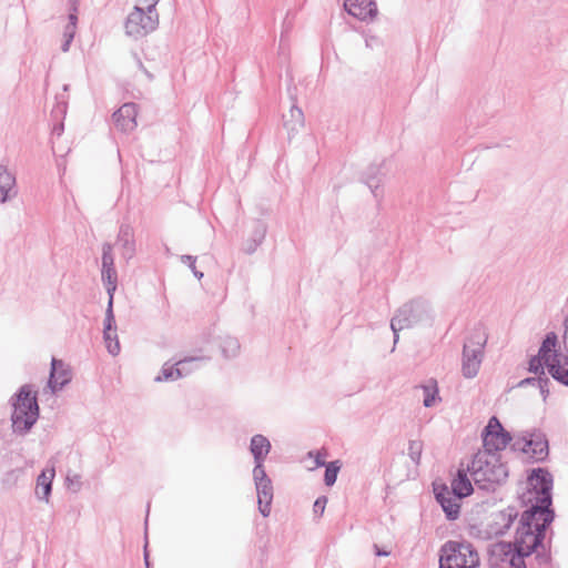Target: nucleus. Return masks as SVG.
I'll use <instances>...</instances> for the list:
<instances>
[{
    "instance_id": "nucleus-1",
    "label": "nucleus",
    "mask_w": 568,
    "mask_h": 568,
    "mask_svg": "<svg viewBox=\"0 0 568 568\" xmlns=\"http://www.w3.org/2000/svg\"><path fill=\"white\" fill-rule=\"evenodd\" d=\"M526 491L521 497L526 509L523 511L515 539L497 541L488 547L490 568H527L525 558L532 555V542L526 538L532 536V468H526Z\"/></svg>"
},
{
    "instance_id": "nucleus-2",
    "label": "nucleus",
    "mask_w": 568,
    "mask_h": 568,
    "mask_svg": "<svg viewBox=\"0 0 568 568\" xmlns=\"http://www.w3.org/2000/svg\"><path fill=\"white\" fill-rule=\"evenodd\" d=\"M475 485L486 493H495L508 478V468L500 454L478 450L467 466Z\"/></svg>"
},
{
    "instance_id": "nucleus-3",
    "label": "nucleus",
    "mask_w": 568,
    "mask_h": 568,
    "mask_svg": "<svg viewBox=\"0 0 568 568\" xmlns=\"http://www.w3.org/2000/svg\"><path fill=\"white\" fill-rule=\"evenodd\" d=\"M433 320L430 305L423 298H415L402 305L390 320L394 344L399 339V332Z\"/></svg>"
},
{
    "instance_id": "nucleus-4",
    "label": "nucleus",
    "mask_w": 568,
    "mask_h": 568,
    "mask_svg": "<svg viewBox=\"0 0 568 568\" xmlns=\"http://www.w3.org/2000/svg\"><path fill=\"white\" fill-rule=\"evenodd\" d=\"M555 518V510L539 509L535 513V561L542 568H554L550 544L555 532L550 527Z\"/></svg>"
},
{
    "instance_id": "nucleus-5",
    "label": "nucleus",
    "mask_w": 568,
    "mask_h": 568,
    "mask_svg": "<svg viewBox=\"0 0 568 568\" xmlns=\"http://www.w3.org/2000/svg\"><path fill=\"white\" fill-rule=\"evenodd\" d=\"M479 555L466 540H448L439 549V568H478Z\"/></svg>"
},
{
    "instance_id": "nucleus-6",
    "label": "nucleus",
    "mask_w": 568,
    "mask_h": 568,
    "mask_svg": "<svg viewBox=\"0 0 568 568\" xmlns=\"http://www.w3.org/2000/svg\"><path fill=\"white\" fill-rule=\"evenodd\" d=\"M483 450H489V454H499L513 440V435L508 432L497 416H491L481 434Z\"/></svg>"
},
{
    "instance_id": "nucleus-7",
    "label": "nucleus",
    "mask_w": 568,
    "mask_h": 568,
    "mask_svg": "<svg viewBox=\"0 0 568 568\" xmlns=\"http://www.w3.org/2000/svg\"><path fill=\"white\" fill-rule=\"evenodd\" d=\"M158 12L150 13L148 9L140 6L134 7L124 23L125 33L134 39H139L151 33L158 28Z\"/></svg>"
},
{
    "instance_id": "nucleus-8",
    "label": "nucleus",
    "mask_w": 568,
    "mask_h": 568,
    "mask_svg": "<svg viewBox=\"0 0 568 568\" xmlns=\"http://www.w3.org/2000/svg\"><path fill=\"white\" fill-rule=\"evenodd\" d=\"M554 475L547 467H535V508L555 510L554 508Z\"/></svg>"
},
{
    "instance_id": "nucleus-9",
    "label": "nucleus",
    "mask_w": 568,
    "mask_h": 568,
    "mask_svg": "<svg viewBox=\"0 0 568 568\" xmlns=\"http://www.w3.org/2000/svg\"><path fill=\"white\" fill-rule=\"evenodd\" d=\"M386 161L371 163L361 174V182L367 185L376 200L383 197V182L386 176Z\"/></svg>"
},
{
    "instance_id": "nucleus-10",
    "label": "nucleus",
    "mask_w": 568,
    "mask_h": 568,
    "mask_svg": "<svg viewBox=\"0 0 568 568\" xmlns=\"http://www.w3.org/2000/svg\"><path fill=\"white\" fill-rule=\"evenodd\" d=\"M11 407L20 408L21 410L32 412L40 414V406L38 400V390L32 384L22 385L9 399Z\"/></svg>"
},
{
    "instance_id": "nucleus-11",
    "label": "nucleus",
    "mask_w": 568,
    "mask_h": 568,
    "mask_svg": "<svg viewBox=\"0 0 568 568\" xmlns=\"http://www.w3.org/2000/svg\"><path fill=\"white\" fill-rule=\"evenodd\" d=\"M204 357L190 356L178 361L174 364L164 363L160 374L154 378L155 382H173L185 377L192 373V369H185V365L202 361Z\"/></svg>"
},
{
    "instance_id": "nucleus-12",
    "label": "nucleus",
    "mask_w": 568,
    "mask_h": 568,
    "mask_svg": "<svg viewBox=\"0 0 568 568\" xmlns=\"http://www.w3.org/2000/svg\"><path fill=\"white\" fill-rule=\"evenodd\" d=\"M138 109L139 105L134 102L123 103L112 114V120L114 122L115 128L124 133L132 132L138 125Z\"/></svg>"
},
{
    "instance_id": "nucleus-13",
    "label": "nucleus",
    "mask_w": 568,
    "mask_h": 568,
    "mask_svg": "<svg viewBox=\"0 0 568 568\" xmlns=\"http://www.w3.org/2000/svg\"><path fill=\"white\" fill-rule=\"evenodd\" d=\"M344 7L348 14L365 22L373 21L378 13L375 0H345Z\"/></svg>"
},
{
    "instance_id": "nucleus-14",
    "label": "nucleus",
    "mask_w": 568,
    "mask_h": 568,
    "mask_svg": "<svg viewBox=\"0 0 568 568\" xmlns=\"http://www.w3.org/2000/svg\"><path fill=\"white\" fill-rule=\"evenodd\" d=\"M39 417L40 414L36 413V410L26 412L20 408L12 407L10 416L12 433L20 436L27 435L31 432Z\"/></svg>"
},
{
    "instance_id": "nucleus-15",
    "label": "nucleus",
    "mask_w": 568,
    "mask_h": 568,
    "mask_svg": "<svg viewBox=\"0 0 568 568\" xmlns=\"http://www.w3.org/2000/svg\"><path fill=\"white\" fill-rule=\"evenodd\" d=\"M71 371L64 367V363L61 359L52 357L51 368L48 378V387L55 394L65 387L71 382Z\"/></svg>"
},
{
    "instance_id": "nucleus-16",
    "label": "nucleus",
    "mask_w": 568,
    "mask_h": 568,
    "mask_svg": "<svg viewBox=\"0 0 568 568\" xmlns=\"http://www.w3.org/2000/svg\"><path fill=\"white\" fill-rule=\"evenodd\" d=\"M115 245L120 248L121 256L130 261L136 253L134 230L129 223H122L119 227Z\"/></svg>"
},
{
    "instance_id": "nucleus-17",
    "label": "nucleus",
    "mask_w": 568,
    "mask_h": 568,
    "mask_svg": "<svg viewBox=\"0 0 568 568\" xmlns=\"http://www.w3.org/2000/svg\"><path fill=\"white\" fill-rule=\"evenodd\" d=\"M517 517L518 510L514 506H508L507 508L498 511L494 517V521L488 525V534L495 536L505 535Z\"/></svg>"
},
{
    "instance_id": "nucleus-18",
    "label": "nucleus",
    "mask_w": 568,
    "mask_h": 568,
    "mask_svg": "<svg viewBox=\"0 0 568 568\" xmlns=\"http://www.w3.org/2000/svg\"><path fill=\"white\" fill-rule=\"evenodd\" d=\"M557 334L555 332L547 333L541 342L538 353L535 355V364H541L542 367H546L548 369V365L551 364V356L555 354H560L559 351L557 349Z\"/></svg>"
},
{
    "instance_id": "nucleus-19",
    "label": "nucleus",
    "mask_w": 568,
    "mask_h": 568,
    "mask_svg": "<svg viewBox=\"0 0 568 568\" xmlns=\"http://www.w3.org/2000/svg\"><path fill=\"white\" fill-rule=\"evenodd\" d=\"M548 365V374L559 384L568 387V355L555 354Z\"/></svg>"
},
{
    "instance_id": "nucleus-20",
    "label": "nucleus",
    "mask_w": 568,
    "mask_h": 568,
    "mask_svg": "<svg viewBox=\"0 0 568 568\" xmlns=\"http://www.w3.org/2000/svg\"><path fill=\"white\" fill-rule=\"evenodd\" d=\"M467 473H469L467 469L459 468L452 479L450 488L455 498L464 499L474 493V487Z\"/></svg>"
},
{
    "instance_id": "nucleus-21",
    "label": "nucleus",
    "mask_w": 568,
    "mask_h": 568,
    "mask_svg": "<svg viewBox=\"0 0 568 568\" xmlns=\"http://www.w3.org/2000/svg\"><path fill=\"white\" fill-rule=\"evenodd\" d=\"M484 352L463 349L462 372L466 378H473L478 374Z\"/></svg>"
},
{
    "instance_id": "nucleus-22",
    "label": "nucleus",
    "mask_w": 568,
    "mask_h": 568,
    "mask_svg": "<svg viewBox=\"0 0 568 568\" xmlns=\"http://www.w3.org/2000/svg\"><path fill=\"white\" fill-rule=\"evenodd\" d=\"M257 494L258 511L263 517H268L271 514V505L273 501V485L272 480L267 479L265 483L255 484Z\"/></svg>"
},
{
    "instance_id": "nucleus-23",
    "label": "nucleus",
    "mask_w": 568,
    "mask_h": 568,
    "mask_svg": "<svg viewBox=\"0 0 568 568\" xmlns=\"http://www.w3.org/2000/svg\"><path fill=\"white\" fill-rule=\"evenodd\" d=\"M17 195L16 176L6 165L0 164V203H6Z\"/></svg>"
},
{
    "instance_id": "nucleus-24",
    "label": "nucleus",
    "mask_w": 568,
    "mask_h": 568,
    "mask_svg": "<svg viewBox=\"0 0 568 568\" xmlns=\"http://www.w3.org/2000/svg\"><path fill=\"white\" fill-rule=\"evenodd\" d=\"M54 469H51L48 475L45 470H42L37 478L36 496L40 500L49 501L52 493V481L54 478Z\"/></svg>"
},
{
    "instance_id": "nucleus-25",
    "label": "nucleus",
    "mask_w": 568,
    "mask_h": 568,
    "mask_svg": "<svg viewBox=\"0 0 568 568\" xmlns=\"http://www.w3.org/2000/svg\"><path fill=\"white\" fill-rule=\"evenodd\" d=\"M272 446L267 437L256 434L251 438L250 452L254 460H265Z\"/></svg>"
},
{
    "instance_id": "nucleus-26",
    "label": "nucleus",
    "mask_w": 568,
    "mask_h": 568,
    "mask_svg": "<svg viewBox=\"0 0 568 568\" xmlns=\"http://www.w3.org/2000/svg\"><path fill=\"white\" fill-rule=\"evenodd\" d=\"M486 343H487V334L485 333V331L483 328L476 327L470 333V335L467 337L466 342L464 343L463 349L468 348L471 351L484 352Z\"/></svg>"
},
{
    "instance_id": "nucleus-27",
    "label": "nucleus",
    "mask_w": 568,
    "mask_h": 568,
    "mask_svg": "<svg viewBox=\"0 0 568 568\" xmlns=\"http://www.w3.org/2000/svg\"><path fill=\"white\" fill-rule=\"evenodd\" d=\"M283 120H284V125L290 131H297L300 128L304 126V113L295 104V102L290 108V118H287V115L284 114Z\"/></svg>"
},
{
    "instance_id": "nucleus-28",
    "label": "nucleus",
    "mask_w": 568,
    "mask_h": 568,
    "mask_svg": "<svg viewBox=\"0 0 568 568\" xmlns=\"http://www.w3.org/2000/svg\"><path fill=\"white\" fill-rule=\"evenodd\" d=\"M422 388L424 392L423 405L426 408L433 407L437 400H440L439 389L436 379L430 378L428 381V384L422 385Z\"/></svg>"
},
{
    "instance_id": "nucleus-29",
    "label": "nucleus",
    "mask_w": 568,
    "mask_h": 568,
    "mask_svg": "<svg viewBox=\"0 0 568 568\" xmlns=\"http://www.w3.org/2000/svg\"><path fill=\"white\" fill-rule=\"evenodd\" d=\"M549 455L548 440L545 434L535 428V463L546 460Z\"/></svg>"
},
{
    "instance_id": "nucleus-30",
    "label": "nucleus",
    "mask_w": 568,
    "mask_h": 568,
    "mask_svg": "<svg viewBox=\"0 0 568 568\" xmlns=\"http://www.w3.org/2000/svg\"><path fill=\"white\" fill-rule=\"evenodd\" d=\"M510 450L518 454H528L532 447V432L526 430L520 437H513L511 443L508 445Z\"/></svg>"
},
{
    "instance_id": "nucleus-31",
    "label": "nucleus",
    "mask_w": 568,
    "mask_h": 568,
    "mask_svg": "<svg viewBox=\"0 0 568 568\" xmlns=\"http://www.w3.org/2000/svg\"><path fill=\"white\" fill-rule=\"evenodd\" d=\"M545 368L541 364H535V383L542 396V399L546 400L550 390L549 387L551 385L550 379L546 376Z\"/></svg>"
},
{
    "instance_id": "nucleus-32",
    "label": "nucleus",
    "mask_w": 568,
    "mask_h": 568,
    "mask_svg": "<svg viewBox=\"0 0 568 568\" xmlns=\"http://www.w3.org/2000/svg\"><path fill=\"white\" fill-rule=\"evenodd\" d=\"M458 498L449 496L444 498L442 503H438L445 514V517L449 521L456 520L460 515V504L457 501Z\"/></svg>"
},
{
    "instance_id": "nucleus-33",
    "label": "nucleus",
    "mask_w": 568,
    "mask_h": 568,
    "mask_svg": "<svg viewBox=\"0 0 568 568\" xmlns=\"http://www.w3.org/2000/svg\"><path fill=\"white\" fill-rule=\"evenodd\" d=\"M240 342L236 337L226 336L221 341L220 348L222 356L226 359L234 358L240 352Z\"/></svg>"
},
{
    "instance_id": "nucleus-34",
    "label": "nucleus",
    "mask_w": 568,
    "mask_h": 568,
    "mask_svg": "<svg viewBox=\"0 0 568 568\" xmlns=\"http://www.w3.org/2000/svg\"><path fill=\"white\" fill-rule=\"evenodd\" d=\"M341 468L342 462L339 459L328 462L325 465L324 484L326 486L332 487L336 483Z\"/></svg>"
},
{
    "instance_id": "nucleus-35",
    "label": "nucleus",
    "mask_w": 568,
    "mask_h": 568,
    "mask_svg": "<svg viewBox=\"0 0 568 568\" xmlns=\"http://www.w3.org/2000/svg\"><path fill=\"white\" fill-rule=\"evenodd\" d=\"M102 282L105 286L106 293L111 300L114 298V292L118 287V273L114 271H101Z\"/></svg>"
},
{
    "instance_id": "nucleus-36",
    "label": "nucleus",
    "mask_w": 568,
    "mask_h": 568,
    "mask_svg": "<svg viewBox=\"0 0 568 568\" xmlns=\"http://www.w3.org/2000/svg\"><path fill=\"white\" fill-rule=\"evenodd\" d=\"M113 245L111 243H103L102 245V268L101 271H114Z\"/></svg>"
},
{
    "instance_id": "nucleus-37",
    "label": "nucleus",
    "mask_w": 568,
    "mask_h": 568,
    "mask_svg": "<svg viewBox=\"0 0 568 568\" xmlns=\"http://www.w3.org/2000/svg\"><path fill=\"white\" fill-rule=\"evenodd\" d=\"M267 232V225L262 220H254L252 224L251 239L257 244H262Z\"/></svg>"
},
{
    "instance_id": "nucleus-38",
    "label": "nucleus",
    "mask_w": 568,
    "mask_h": 568,
    "mask_svg": "<svg viewBox=\"0 0 568 568\" xmlns=\"http://www.w3.org/2000/svg\"><path fill=\"white\" fill-rule=\"evenodd\" d=\"M103 329H105V334H108V332H116V322H115V316H114V312H113V300H111L109 297V301H108V306H106V310H105V316H104V321H103Z\"/></svg>"
},
{
    "instance_id": "nucleus-39",
    "label": "nucleus",
    "mask_w": 568,
    "mask_h": 568,
    "mask_svg": "<svg viewBox=\"0 0 568 568\" xmlns=\"http://www.w3.org/2000/svg\"><path fill=\"white\" fill-rule=\"evenodd\" d=\"M103 339L111 355L115 356L120 353L121 347L116 332H108V334H105V329H103Z\"/></svg>"
},
{
    "instance_id": "nucleus-40",
    "label": "nucleus",
    "mask_w": 568,
    "mask_h": 568,
    "mask_svg": "<svg viewBox=\"0 0 568 568\" xmlns=\"http://www.w3.org/2000/svg\"><path fill=\"white\" fill-rule=\"evenodd\" d=\"M55 104L51 111V115L54 119H64L68 110V101L64 99L63 95H57L55 97Z\"/></svg>"
},
{
    "instance_id": "nucleus-41",
    "label": "nucleus",
    "mask_w": 568,
    "mask_h": 568,
    "mask_svg": "<svg viewBox=\"0 0 568 568\" xmlns=\"http://www.w3.org/2000/svg\"><path fill=\"white\" fill-rule=\"evenodd\" d=\"M423 452V442L420 440H409L408 443V456L413 463L416 465L419 464Z\"/></svg>"
},
{
    "instance_id": "nucleus-42",
    "label": "nucleus",
    "mask_w": 568,
    "mask_h": 568,
    "mask_svg": "<svg viewBox=\"0 0 568 568\" xmlns=\"http://www.w3.org/2000/svg\"><path fill=\"white\" fill-rule=\"evenodd\" d=\"M264 462L265 460H254V464H255V466L253 468L254 484L261 483V481L265 483V480L271 479L265 471Z\"/></svg>"
},
{
    "instance_id": "nucleus-43",
    "label": "nucleus",
    "mask_w": 568,
    "mask_h": 568,
    "mask_svg": "<svg viewBox=\"0 0 568 568\" xmlns=\"http://www.w3.org/2000/svg\"><path fill=\"white\" fill-rule=\"evenodd\" d=\"M181 262L190 267V270L192 271L193 275L197 280H201L204 276V273L199 271L196 268V266H195L196 256L189 255V254L181 255Z\"/></svg>"
},
{
    "instance_id": "nucleus-44",
    "label": "nucleus",
    "mask_w": 568,
    "mask_h": 568,
    "mask_svg": "<svg viewBox=\"0 0 568 568\" xmlns=\"http://www.w3.org/2000/svg\"><path fill=\"white\" fill-rule=\"evenodd\" d=\"M434 486V495L437 503H442L444 498L452 496V490H449L446 484H433Z\"/></svg>"
},
{
    "instance_id": "nucleus-45",
    "label": "nucleus",
    "mask_w": 568,
    "mask_h": 568,
    "mask_svg": "<svg viewBox=\"0 0 568 568\" xmlns=\"http://www.w3.org/2000/svg\"><path fill=\"white\" fill-rule=\"evenodd\" d=\"M327 504V497L326 496H320L315 499L313 504V513L315 516L322 517L325 510Z\"/></svg>"
},
{
    "instance_id": "nucleus-46",
    "label": "nucleus",
    "mask_w": 568,
    "mask_h": 568,
    "mask_svg": "<svg viewBox=\"0 0 568 568\" xmlns=\"http://www.w3.org/2000/svg\"><path fill=\"white\" fill-rule=\"evenodd\" d=\"M143 560H144L145 568H152L151 560H150L149 540H148L146 531L144 535Z\"/></svg>"
},
{
    "instance_id": "nucleus-47",
    "label": "nucleus",
    "mask_w": 568,
    "mask_h": 568,
    "mask_svg": "<svg viewBox=\"0 0 568 568\" xmlns=\"http://www.w3.org/2000/svg\"><path fill=\"white\" fill-rule=\"evenodd\" d=\"M261 244H257L256 242H254L251 237H248L246 240V242L244 243L243 245V251L246 253V254H253L257 247L260 246Z\"/></svg>"
},
{
    "instance_id": "nucleus-48",
    "label": "nucleus",
    "mask_w": 568,
    "mask_h": 568,
    "mask_svg": "<svg viewBox=\"0 0 568 568\" xmlns=\"http://www.w3.org/2000/svg\"><path fill=\"white\" fill-rule=\"evenodd\" d=\"M160 0H139L140 3H142V8L148 9L150 13L158 12L156 11V4Z\"/></svg>"
},
{
    "instance_id": "nucleus-49",
    "label": "nucleus",
    "mask_w": 568,
    "mask_h": 568,
    "mask_svg": "<svg viewBox=\"0 0 568 568\" xmlns=\"http://www.w3.org/2000/svg\"><path fill=\"white\" fill-rule=\"evenodd\" d=\"M75 30V26L67 24L63 30V38L74 39Z\"/></svg>"
},
{
    "instance_id": "nucleus-50",
    "label": "nucleus",
    "mask_w": 568,
    "mask_h": 568,
    "mask_svg": "<svg viewBox=\"0 0 568 568\" xmlns=\"http://www.w3.org/2000/svg\"><path fill=\"white\" fill-rule=\"evenodd\" d=\"M63 132H64V123H63V120L61 119L60 122H58L53 125L52 134L55 136H61Z\"/></svg>"
},
{
    "instance_id": "nucleus-51",
    "label": "nucleus",
    "mask_w": 568,
    "mask_h": 568,
    "mask_svg": "<svg viewBox=\"0 0 568 568\" xmlns=\"http://www.w3.org/2000/svg\"><path fill=\"white\" fill-rule=\"evenodd\" d=\"M532 366H534V363H532V354L529 353V349L527 351V354H526V369L529 372V373H532Z\"/></svg>"
},
{
    "instance_id": "nucleus-52",
    "label": "nucleus",
    "mask_w": 568,
    "mask_h": 568,
    "mask_svg": "<svg viewBox=\"0 0 568 568\" xmlns=\"http://www.w3.org/2000/svg\"><path fill=\"white\" fill-rule=\"evenodd\" d=\"M328 462L324 460V455L316 453L315 464L317 467H325Z\"/></svg>"
},
{
    "instance_id": "nucleus-53",
    "label": "nucleus",
    "mask_w": 568,
    "mask_h": 568,
    "mask_svg": "<svg viewBox=\"0 0 568 568\" xmlns=\"http://www.w3.org/2000/svg\"><path fill=\"white\" fill-rule=\"evenodd\" d=\"M73 39H69V38H63V42L61 44V50L63 52H68L70 50V45L72 43Z\"/></svg>"
},
{
    "instance_id": "nucleus-54",
    "label": "nucleus",
    "mask_w": 568,
    "mask_h": 568,
    "mask_svg": "<svg viewBox=\"0 0 568 568\" xmlns=\"http://www.w3.org/2000/svg\"><path fill=\"white\" fill-rule=\"evenodd\" d=\"M68 24L77 27V24H78V13H68Z\"/></svg>"
},
{
    "instance_id": "nucleus-55",
    "label": "nucleus",
    "mask_w": 568,
    "mask_h": 568,
    "mask_svg": "<svg viewBox=\"0 0 568 568\" xmlns=\"http://www.w3.org/2000/svg\"><path fill=\"white\" fill-rule=\"evenodd\" d=\"M527 385H532V376H528V377H526V378L521 379V381L517 384V386H518V387H524V386H527Z\"/></svg>"
},
{
    "instance_id": "nucleus-56",
    "label": "nucleus",
    "mask_w": 568,
    "mask_h": 568,
    "mask_svg": "<svg viewBox=\"0 0 568 568\" xmlns=\"http://www.w3.org/2000/svg\"><path fill=\"white\" fill-rule=\"evenodd\" d=\"M527 385H532V376H528V377H526V378L521 379V381L517 384V386H518V387H524V386H527Z\"/></svg>"
},
{
    "instance_id": "nucleus-57",
    "label": "nucleus",
    "mask_w": 568,
    "mask_h": 568,
    "mask_svg": "<svg viewBox=\"0 0 568 568\" xmlns=\"http://www.w3.org/2000/svg\"><path fill=\"white\" fill-rule=\"evenodd\" d=\"M374 548H375V555L378 556V557H384V556H388L389 555V551L381 549L377 545H374Z\"/></svg>"
},
{
    "instance_id": "nucleus-58",
    "label": "nucleus",
    "mask_w": 568,
    "mask_h": 568,
    "mask_svg": "<svg viewBox=\"0 0 568 568\" xmlns=\"http://www.w3.org/2000/svg\"><path fill=\"white\" fill-rule=\"evenodd\" d=\"M79 4H69V13H78Z\"/></svg>"
},
{
    "instance_id": "nucleus-59",
    "label": "nucleus",
    "mask_w": 568,
    "mask_h": 568,
    "mask_svg": "<svg viewBox=\"0 0 568 568\" xmlns=\"http://www.w3.org/2000/svg\"><path fill=\"white\" fill-rule=\"evenodd\" d=\"M196 363H193V364H190V365H185V369H192V372L196 368Z\"/></svg>"
},
{
    "instance_id": "nucleus-60",
    "label": "nucleus",
    "mask_w": 568,
    "mask_h": 568,
    "mask_svg": "<svg viewBox=\"0 0 568 568\" xmlns=\"http://www.w3.org/2000/svg\"><path fill=\"white\" fill-rule=\"evenodd\" d=\"M69 4H79V0H68V6Z\"/></svg>"
},
{
    "instance_id": "nucleus-61",
    "label": "nucleus",
    "mask_w": 568,
    "mask_h": 568,
    "mask_svg": "<svg viewBox=\"0 0 568 568\" xmlns=\"http://www.w3.org/2000/svg\"><path fill=\"white\" fill-rule=\"evenodd\" d=\"M564 326L566 328V331L568 329V316L565 317L564 320Z\"/></svg>"
},
{
    "instance_id": "nucleus-62",
    "label": "nucleus",
    "mask_w": 568,
    "mask_h": 568,
    "mask_svg": "<svg viewBox=\"0 0 568 568\" xmlns=\"http://www.w3.org/2000/svg\"><path fill=\"white\" fill-rule=\"evenodd\" d=\"M144 72H145L146 77H149L150 79L153 78V75L148 70L144 69Z\"/></svg>"
},
{
    "instance_id": "nucleus-63",
    "label": "nucleus",
    "mask_w": 568,
    "mask_h": 568,
    "mask_svg": "<svg viewBox=\"0 0 568 568\" xmlns=\"http://www.w3.org/2000/svg\"><path fill=\"white\" fill-rule=\"evenodd\" d=\"M69 90V84H64L63 85V91H68Z\"/></svg>"
}]
</instances>
